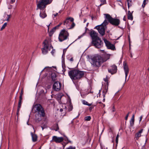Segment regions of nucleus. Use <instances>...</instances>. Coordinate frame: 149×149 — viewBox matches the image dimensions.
<instances>
[{
  "instance_id": "nucleus-1",
  "label": "nucleus",
  "mask_w": 149,
  "mask_h": 149,
  "mask_svg": "<svg viewBox=\"0 0 149 149\" xmlns=\"http://www.w3.org/2000/svg\"><path fill=\"white\" fill-rule=\"evenodd\" d=\"M85 72L76 69L74 68L68 72V75L71 79L73 80H79L84 76Z\"/></svg>"
},
{
  "instance_id": "nucleus-2",
  "label": "nucleus",
  "mask_w": 149,
  "mask_h": 149,
  "mask_svg": "<svg viewBox=\"0 0 149 149\" xmlns=\"http://www.w3.org/2000/svg\"><path fill=\"white\" fill-rule=\"evenodd\" d=\"M91 58L92 60L91 65L95 68L99 67L101 64L104 62V61H103V58L98 54L91 56Z\"/></svg>"
},
{
  "instance_id": "nucleus-3",
  "label": "nucleus",
  "mask_w": 149,
  "mask_h": 149,
  "mask_svg": "<svg viewBox=\"0 0 149 149\" xmlns=\"http://www.w3.org/2000/svg\"><path fill=\"white\" fill-rule=\"evenodd\" d=\"M53 0H36L37 7L42 9L45 8L47 5L50 4Z\"/></svg>"
},
{
  "instance_id": "nucleus-4",
  "label": "nucleus",
  "mask_w": 149,
  "mask_h": 149,
  "mask_svg": "<svg viewBox=\"0 0 149 149\" xmlns=\"http://www.w3.org/2000/svg\"><path fill=\"white\" fill-rule=\"evenodd\" d=\"M105 15V18L108 21L109 23L112 25L115 26H118L120 23L119 19L117 18H112L110 15L108 14H104Z\"/></svg>"
},
{
  "instance_id": "nucleus-5",
  "label": "nucleus",
  "mask_w": 149,
  "mask_h": 149,
  "mask_svg": "<svg viewBox=\"0 0 149 149\" xmlns=\"http://www.w3.org/2000/svg\"><path fill=\"white\" fill-rule=\"evenodd\" d=\"M91 46L95 47L99 49L102 47L103 42L99 37L92 40L91 43Z\"/></svg>"
},
{
  "instance_id": "nucleus-6",
  "label": "nucleus",
  "mask_w": 149,
  "mask_h": 149,
  "mask_svg": "<svg viewBox=\"0 0 149 149\" xmlns=\"http://www.w3.org/2000/svg\"><path fill=\"white\" fill-rule=\"evenodd\" d=\"M69 33L65 29L62 30L60 32L58 36V39L60 42H62L63 41L68 38Z\"/></svg>"
},
{
  "instance_id": "nucleus-7",
  "label": "nucleus",
  "mask_w": 149,
  "mask_h": 149,
  "mask_svg": "<svg viewBox=\"0 0 149 149\" xmlns=\"http://www.w3.org/2000/svg\"><path fill=\"white\" fill-rule=\"evenodd\" d=\"M54 81H52V83ZM52 88L54 91H59L61 88L62 84L61 82H58V81H54Z\"/></svg>"
},
{
  "instance_id": "nucleus-8",
  "label": "nucleus",
  "mask_w": 149,
  "mask_h": 149,
  "mask_svg": "<svg viewBox=\"0 0 149 149\" xmlns=\"http://www.w3.org/2000/svg\"><path fill=\"white\" fill-rule=\"evenodd\" d=\"M42 43L44 45L43 48L42 49V53L43 54H47L48 52L49 48V45L47 40L46 39Z\"/></svg>"
},
{
  "instance_id": "nucleus-9",
  "label": "nucleus",
  "mask_w": 149,
  "mask_h": 149,
  "mask_svg": "<svg viewBox=\"0 0 149 149\" xmlns=\"http://www.w3.org/2000/svg\"><path fill=\"white\" fill-rule=\"evenodd\" d=\"M104 40L105 44L106 46L108 49H110L112 50H116L115 47L114 45L111 44L110 42L105 38L104 39Z\"/></svg>"
},
{
  "instance_id": "nucleus-10",
  "label": "nucleus",
  "mask_w": 149,
  "mask_h": 149,
  "mask_svg": "<svg viewBox=\"0 0 149 149\" xmlns=\"http://www.w3.org/2000/svg\"><path fill=\"white\" fill-rule=\"evenodd\" d=\"M110 68L108 69V71L109 73L111 74L116 73L117 71V67L115 65H113L110 66Z\"/></svg>"
},
{
  "instance_id": "nucleus-11",
  "label": "nucleus",
  "mask_w": 149,
  "mask_h": 149,
  "mask_svg": "<svg viewBox=\"0 0 149 149\" xmlns=\"http://www.w3.org/2000/svg\"><path fill=\"white\" fill-rule=\"evenodd\" d=\"M123 68L125 71V81H126L127 77L129 72V69L127 63L125 61H124L123 63Z\"/></svg>"
},
{
  "instance_id": "nucleus-12",
  "label": "nucleus",
  "mask_w": 149,
  "mask_h": 149,
  "mask_svg": "<svg viewBox=\"0 0 149 149\" xmlns=\"http://www.w3.org/2000/svg\"><path fill=\"white\" fill-rule=\"evenodd\" d=\"M104 80L106 82L107 84V88H106V87H105V89L102 91V93H103V97L104 98L105 97V95L107 92L108 87L109 85L108 78L107 76H106V77L105 79H104Z\"/></svg>"
},
{
  "instance_id": "nucleus-13",
  "label": "nucleus",
  "mask_w": 149,
  "mask_h": 149,
  "mask_svg": "<svg viewBox=\"0 0 149 149\" xmlns=\"http://www.w3.org/2000/svg\"><path fill=\"white\" fill-rule=\"evenodd\" d=\"M53 140L56 143H60L62 142L64 140V139L63 137H58L56 136H54L53 137Z\"/></svg>"
},
{
  "instance_id": "nucleus-14",
  "label": "nucleus",
  "mask_w": 149,
  "mask_h": 149,
  "mask_svg": "<svg viewBox=\"0 0 149 149\" xmlns=\"http://www.w3.org/2000/svg\"><path fill=\"white\" fill-rule=\"evenodd\" d=\"M90 36L91 37L92 40L94 39L98 36H97L98 33L95 31L91 30L89 32Z\"/></svg>"
},
{
  "instance_id": "nucleus-15",
  "label": "nucleus",
  "mask_w": 149,
  "mask_h": 149,
  "mask_svg": "<svg viewBox=\"0 0 149 149\" xmlns=\"http://www.w3.org/2000/svg\"><path fill=\"white\" fill-rule=\"evenodd\" d=\"M107 28V27H104V26H102V27H99L98 28L97 30L98 31V32L100 34V35L102 36H104L105 34V30L106 28Z\"/></svg>"
},
{
  "instance_id": "nucleus-16",
  "label": "nucleus",
  "mask_w": 149,
  "mask_h": 149,
  "mask_svg": "<svg viewBox=\"0 0 149 149\" xmlns=\"http://www.w3.org/2000/svg\"><path fill=\"white\" fill-rule=\"evenodd\" d=\"M42 116H41L40 115L36 113L35 115V120L36 122L38 123L42 120Z\"/></svg>"
},
{
  "instance_id": "nucleus-17",
  "label": "nucleus",
  "mask_w": 149,
  "mask_h": 149,
  "mask_svg": "<svg viewBox=\"0 0 149 149\" xmlns=\"http://www.w3.org/2000/svg\"><path fill=\"white\" fill-rule=\"evenodd\" d=\"M36 112H37L36 113L39 114L40 112L41 111L42 109H43L44 108L42 107L41 104H38L36 105Z\"/></svg>"
},
{
  "instance_id": "nucleus-18",
  "label": "nucleus",
  "mask_w": 149,
  "mask_h": 149,
  "mask_svg": "<svg viewBox=\"0 0 149 149\" xmlns=\"http://www.w3.org/2000/svg\"><path fill=\"white\" fill-rule=\"evenodd\" d=\"M51 78L52 79V80L51 81H55L56 80V78L57 77V75L56 74V73L55 72H52L51 74Z\"/></svg>"
},
{
  "instance_id": "nucleus-19",
  "label": "nucleus",
  "mask_w": 149,
  "mask_h": 149,
  "mask_svg": "<svg viewBox=\"0 0 149 149\" xmlns=\"http://www.w3.org/2000/svg\"><path fill=\"white\" fill-rule=\"evenodd\" d=\"M69 20H70L71 22H73L74 19V18L72 17H67L66 19L63 22V25H65V24H67L69 23V21H68Z\"/></svg>"
},
{
  "instance_id": "nucleus-20",
  "label": "nucleus",
  "mask_w": 149,
  "mask_h": 149,
  "mask_svg": "<svg viewBox=\"0 0 149 149\" xmlns=\"http://www.w3.org/2000/svg\"><path fill=\"white\" fill-rule=\"evenodd\" d=\"M31 134L32 136V141L34 142L37 141L38 138L37 135L33 134V133L32 132H31Z\"/></svg>"
},
{
  "instance_id": "nucleus-21",
  "label": "nucleus",
  "mask_w": 149,
  "mask_h": 149,
  "mask_svg": "<svg viewBox=\"0 0 149 149\" xmlns=\"http://www.w3.org/2000/svg\"><path fill=\"white\" fill-rule=\"evenodd\" d=\"M135 115L134 114L130 120V125L131 127H132L134 124Z\"/></svg>"
},
{
  "instance_id": "nucleus-22",
  "label": "nucleus",
  "mask_w": 149,
  "mask_h": 149,
  "mask_svg": "<svg viewBox=\"0 0 149 149\" xmlns=\"http://www.w3.org/2000/svg\"><path fill=\"white\" fill-rule=\"evenodd\" d=\"M107 20L105 19L101 24L98 25L99 26V27H101L102 26H104V27H107L106 26L109 24V22H108Z\"/></svg>"
},
{
  "instance_id": "nucleus-23",
  "label": "nucleus",
  "mask_w": 149,
  "mask_h": 149,
  "mask_svg": "<svg viewBox=\"0 0 149 149\" xmlns=\"http://www.w3.org/2000/svg\"><path fill=\"white\" fill-rule=\"evenodd\" d=\"M143 131V129H141L135 135V137L137 140H138L139 138L141 136V134Z\"/></svg>"
},
{
  "instance_id": "nucleus-24",
  "label": "nucleus",
  "mask_w": 149,
  "mask_h": 149,
  "mask_svg": "<svg viewBox=\"0 0 149 149\" xmlns=\"http://www.w3.org/2000/svg\"><path fill=\"white\" fill-rule=\"evenodd\" d=\"M133 12V11H132V13H131L130 10L128 11L127 18L128 19L131 20H133V17L132 15Z\"/></svg>"
},
{
  "instance_id": "nucleus-25",
  "label": "nucleus",
  "mask_w": 149,
  "mask_h": 149,
  "mask_svg": "<svg viewBox=\"0 0 149 149\" xmlns=\"http://www.w3.org/2000/svg\"><path fill=\"white\" fill-rule=\"evenodd\" d=\"M56 27L53 28L49 32V36L51 37L52 36L54 32L55 31L56 29Z\"/></svg>"
},
{
  "instance_id": "nucleus-26",
  "label": "nucleus",
  "mask_w": 149,
  "mask_h": 149,
  "mask_svg": "<svg viewBox=\"0 0 149 149\" xmlns=\"http://www.w3.org/2000/svg\"><path fill=\"white\" fill-rule=\"evenodd\" d=\"M40 16L43 19L46 17L47 16V15L45 12V11H44L43 13H40Z\"/></svg>"
},
{
  "instance_id": "nucleus-27",
  "label": "nucleus",
  "mask_w": 149,
  "mask_h": 149,
  "mask_svg": "<svg viewBox=\"0 0 149 149\" xmlns=\"http://www.w3.org/2000/svg\"><path fill=\"white\" fill-rule=\"evenodd\" d=\"M110 54H106L105 55L104 58L103 59V61H104V62L108 60L110 58Z\"/></svg>"
},
{
  "instance_id": "nucleus-28",
  "label": "nucleus",
  "mask_w": 149,
  "mask_h": 149,
  "mask_svg": "<svg viewBox=\"0 0 149 149\" xmlns=\"http://www.w3.org/2000/svg\"><path fill=\"white\" fill-rule=\"evenodd\" d=\"M39 114L41 116H42V118L45 116V113L44 108L42 109L41 111L40 112Z\"/></svg>"
},
{
  "instance_id": "nucleus-29",
  "label": "nucleus",
  "mask_w": 149,
  "mask_h": 149,
  "mask_svg": "<svg viewBox=\"0 0 149 149\" xmlns=\"http://www.w3.org/2000/svg\"><path fill=\"white\" fill-rule=\"evenodd\" d=\"M53 127L54 128L53 130L56 131H57L59 129L58 124V123H56V124H54L53 126Z\"/></svg>"
},
{
  "instance_id": "nucleus-30",
  "label": "nucleus",
  "mask_w": 149,
  "mask_h": 149,
  "mask_svg": "<svg viewBox=\"0 0 149 149\" xmlns=\"http://www.w3.org/2000/svg\"><path fill=\"white\" fill-rule=\"evenodd\" d=\"M63 95V94L62 93H59L57 94V99L58 100H60L62 96Z\"/></svg>"
},
{
  "instance_id": "nucleus-31",
  "label": "nucleus",
  "mask_w": 149,
  "mask_h": 149,
  "mask_svg": "<svg viewBox=\"0 0 149 149\" xmlns=\"http://www.w3.org/2000/svg\"><path fill=\"white\" fill-rule=\"evenodd\" d=\"M82 102L83 104L84 105H86L89 106H90L92 105V103L89 104L87 101H86L85 100H83Z\"/></svg>"
},
{
  "instance_id": "nucleus-32",
  "label": "nucleus",
  "mask_w": 149,
  "mask_h": 149,
  "mask_svg": "<svg viewBox=\"0 0 149 149\" xmlns=\"http://www.w3.org/2000/svg\"><path fill=\"white\" fill-rule=\"evenodd\" d=\"M91 119V117L90 116H88L85 117L84 120L86 121H90Z\"/></svg>"
},
{
  "instance_id": "nucleus-33",
  "label": "nucleus",
  "mask_w": 149,
  "mask_h": 149,
  "mask_svg": "<svg viewBox=\"0 0 149 149\" xmlns=\"http://www.w3.org/2000/svg\"><path fill=\"white\" fill-rule=\"evenodd\" d=\"M7 25V23L6 22L4 23L3 25L2 26L1 28V31L3 30V29H4L6 27V26Z\"/></svg>"
},
{
  "instance_id": "nucleus-34",
  "label": "nucleus",
  "mask_w": 149,
  "mask_h": 149,
  "mask_svg": "<svg viewBox=\"0 0 149 149\" xmlns=\"http://www.w3.org/2000/svg\"><path fill=\"white\" fill-rule=\"evenodd\" d=\"M96 105L92 104L91 106L89 108V111L91 112V111L94 108V107L96 106Z\"/></svg>"
},
{
  "instance_id": "nucleus-35",
  "label": "nucleus",
  "mask_w": 149,
  "mask_h": 149,
  "mask_svg": "<svg viewBox=\"0 0 149 149\" xmlns=\"http://www.w3.org/2000/svg\"><path fill=\"white\" fill-rule=\"evenodd\" d=\"M119 136V135L118 133V134L117 135V136L116 138V145H117L118 143Z\"/></svg>"
},
{
  "instance_id": "nucleus-36",
  "label": "nucleus",
  "mask_w": 149,
  "mask_h": 149,
  "mask_svg": "<svg viewBox=\"0 0 149 149\" xmlns=\"http://www.w3.org/2000/svg\"><path fill=\"white\" fill-rule=\"evenodd\" d=\"M62 67L63 68H65V63L64 60L63 59L62 61Z\"/></svg>"
},
{
  "instance_id": "nucleus-37",
  "label": "nucleus",
  "mask_w": 149,
  "mask_h": 149,
  "mask_svg": "<svg viewBox=\"0 0 149 149\" xmlns=\"http://www.w3.org/2000/svg\"><path fill=\"white\" fill-rule=\"evenodd\" d=\"M22 102H18V107H17V109H18V110H19V109L20 110V109L21 107Z\"/></svg>"
},
{
  "instance_id": "nucleus-38",
  "label": "nucleus",
  "mask_w": 149,
  "mask_h": 149,
  "mask_svg": "<svg viewBox=\"0 0 149 149\" xmlns=\"http://www.w3.org/2000/svg\"><path fill=\"white\" fill-rule=\"evenodd\" d=\"M127 6H128V8H129V7L130 6H131L132 5H131V4H130V3H129V1L130 2H132V0H127Z\"/></svg>"
},
{
  "instance_id": "nucleus-39",
  "label": "nucleus",
  "mask_w": 149,
  "mask_h": 149,
  "mask_svg": "<svg viewBox=\"0 0 149 149\" xmlns=\"http://www.w3.org/2000/svg\"><path fill=\"white\" fill-rule=\"evenodd\" d=\"M73 109V107L72 105L70 104L69 106V107L68 108V111H71Z\"/></svg>"
},
{
  "instance_id": "nucleus-40",
  "label": "nucleus",
  "mask_w": 149,
  "mask_h": 149,
  "mask_svg": "<svg viewBox=\"0 0 149 149\" xmlns=\"http://www.w3.org/2000/svg\"><path fill=\"white\" fill-rule=\"evenodd\" d=\"M72 22V24L71 25V26L70 28H69V29H72L74 27V26H75V24L74 23V21Z\"/></svg>"
},
{
  "instance_id": "nucleus-41",
  "label": "nucleus",
  "mask_w": 149,
  "mask_h": 149,
  "mask_svg": "<svg viewBox=\"0 0 149 149\" xmlns=\"http://www.w3.org/2000/svg\"><path fill=\"white\" fill-rule=\"evenodd\" d=\"M52 82L51 81V82L50 83V85H48L47 86H46V88L47 89H49L50 88H51V86H52Z\"/></svg>"
},
{
  "instance_id": "nucleus-42",
  "label": "nucleus",
  "mask_w": 149,
  "mask_h": 149,
  "mask_svg": "<svg viewBox=\"0 0 149 149\" xmlns=\"http://www.w3.org/2000/svg\"><path fill=\"white\" fill-rule=\"evenodd\" d=\"M146 1H145V0H144L143 1V3L142 5V6L143 8H144L145 7L146 4Z\"/></svg>"
},
{
  "instance_id": "nucleus-43",
  "label": "nucleus",
  "mask_w": 149,
  "mask_h": 149,
  "mask_svg": "<svg viewBox=\"0 0 149 149\" xmlns=\"http://www.w3.org/2000/svg\"><path fill=\"white\" fill-rule=\"evenodd\" d=\"M65 149H76L75 147H72V146H70L69 147L66 148Z\"/></svg>"
},
{
  "instance_id": "nucleus-44",
  "label": "nucleus",
  "mask_w": 149,
  "mask_h": 149,
  "mask_svg": "<svg viewBox=\"0 0 149 149\" xmlns=\"http://www.w3.org/2000/svg\"><path fill=\"white\" fill-rule=\"evenodd\" d=\"M63 24L62 22H60L59 24L57 25V26H55L54 27L55 28V29H58V27L61 26V25Z\"/></svg>"
},
{
  "instance_id": "nucleus-45",
  "label": "nucleus",
  "mask_w": 149,
  "mask_h": 149,
  "mask_svg": "<svg viewBox=\"0 0 149 149\" xmlns=\"http://www.w3.org/2000/svg\"><path fill=\"white\" fill-rule=\"evenodd\" d=\"M72 44V43L70 44L66 48L64 49L63 51V53H64L65 54L67 49L68 48L69 46H70Z\"/></svg>"
},
{
  "instance_id": "nucleus-46",
  "label": "nucleus",
  "mask_w": 149,
  "mask_h": 149,
  "mask_svg": "<svg viewBox=\"0 0 149 149\" xmlns=\"http://www.w3.org/2000/svg\"><path fill=\"white\" fill-rule=\"evenodd\" d=\"M130 113V112H129L126 115L125 118V120H127L129 116V114Z\"/></svg>"
},
{
  "instance_id": "nucleus-47",
  "label": "nucleus",
  "mask_w": 149,
  "mask_h": 149,
  "mask_svg": "<svg viewBox=\"0 0 149 149\" xmlns=\"http://www.w3.org/2000/svg\"><path fill=\"white\" fill-rule=\"evenodd\" d=\"M101 2H102V3H101L100 5V6H101L102 5L106 4V0H104V1H100Z\"/></svg>"
},
{
  "instance_id": "nucleus-48",
  "label": "nucleus",
  "mask_w": 149,
  "mask_h": 149,
  "mask_svg": "<svg viewBox=\"0 0 149 149\" xmlns=\"http://www.w3.org/2000/svg\"><path fill=\"white\" fill-rule=\"evenodd\" d=\"M64 137L65 138L64 139V141H67V140H68L69 139L68 137L65 135H64Z\"/></svg>"
},
{
  "instance_id": "nucleus-49",
  "label": "nucleus",
  "mask_w": 149,
  "mask_h": 149,
  "mask_svg": "<svg viewBox=\"0 0 149 149\" xmlns=\"http://www.w3.org/2000/svg\"><path fill=\"white\" fill-rule=\"evenodd\" d=\"M22 96H19V102H22Z\"/></svg>"
},
{
  "instance_id": "nucleus-50",
  "label": "nucleus",
  "mask_w": 149,
  "mask_h": 149,
  "mask_svg": "<svg viewBox=\"0 0 149 149\" xmlns=\"http://www.w3.org/2000/svg\"><path fill=\"white\" fill-rule=\"evenodd\" d=\"M23 93H24V91H23V89H22L20 93V96H22V95L23 94Z\"/></svg>"
},
{
  "instance_id": "nucleus-51",
  "label": "nucleus",
  "mask_w": 149,
  "mask_h": 149,
  "mask_svg": "<svg viewBox=\"0 0 149 149\" xmlns=\"http://www.w3.org/2000/svg\"><path fill=\"white\" fill-rule=\"evenodd\" d=\"M7 16L8 17L6 19V21H8L9 20V19L11 17V15H7Z\"/></svg>"
},
{
  "instance_id": "nucleus-52",
  "label": "nucleus",
  "mask_w": 149,
  "mask_h": 149,
  "mask_svg": "<svg viewBox=\"0 0 149 149\" xmlns=\"http://www.w3.org/2000/svg\"><path fill=\"white\" fill-rule=\"evenodd\" d=\"M55 49H53V50H52V52H51V53L52 55H53L54 52H55Z\"/></svg>"
},
{
  "instance_id": "nucleus-53",
  "label": "nucleus",
  "mask_w": 149,
  "mask_h": 149,
  "mask_svg": "<svg viewBox=\"0 0 149 149\" xmlns=\"http://www.w3.org/2000/svg\"><path fill=\"white\" fill-rule=\"evenodd\" d=\"M87 30H89L87 28H86V29H85V32H84V33L83 34V35H84L85 33H86V31H87Z\"/></svg>"
},
{
  "instance_id": "nucleus-54",
  "label": "nucleus",
  "mask_w": 149,
  "mask_h": 149,
  "mask_svg": "<svg viewBox=\"0 0 149 149\" xmlns=\"http://www.w3.org/2000/svg\"><path fill=\"white\" fill-rule=\"evenodd\" d=\"M68 142H67V143L68 144V143H72V142L71 141H70V140H69V139L68 140H67V141Z\"/></svg>"
},
{
  "instance_id": "nucleus-55",
  "label": "nucleus",
  "mask_w": 149,
  "mask_h": 149,
  "mask_svg": "<svg viewBox=\"0 0 149 149\" xmlns=\"http://www.w3.org/2000/svg\"><path fill=\"white\" fill-rule=\"evenodd\" d=\"M19 110H20L19 109V110H18V109H17V116H18Z\"/></svg>"
},
{
  "instance_id": "nucleus-56",
  "label": "nucleus",
  "mask_w": 149,
  "mask_h": 149,
  "mask_svg": "<svg viewBox=\"0 0 149 149\" xmlns=\"http://www.w3.org/2000/svg\"><path fill=\"white\" fill-rule=\"evenodd\" d=\"M143 116H140V120H139V122H140L141 121V120Z\"/></svg>"
},
{
  "instance_id": "nucleus-57",
  "label": "nucleus",
  "mask_w": 149,
  "mask_h": 149,
  "mask_svg": "<svg viewBox=\"0 0 149 149\" xmlns=\"http://www.w3.org/2000/svg\"><path fill=\"white\" fill-rule=\"evenodd\" d=\"M65 71H66V69H65V68H63L62 71L63 72H65Z\"/></svg>"
},
{
  "instance_id": "nucleus-58",
  "label": "nucleus",
  "mask_w": 149,
  "mask_h": 149,
  "mask_svg": "<svg viewBox=\"0 0 149 149\" xmlns=\"http://www.w3.org/2000/svg\"><path fill=\"white\" fill-rule=\"evenodd\" d=\"M70 61H73V57H72L70 59Z\"/></svg>"
},
{
  "instance_id": "nucleus-59",
  "label": "nucleus",
  "mask_w": 149,
  "mask_h": 149,
  "mask_svg": "<svg viewBox=\"0 0 149 149\" xmlns=\"http://www.w3.org/2000/svg\"><path fill=\"white\" fill-rule=\"evenodd\" d=\"M98 27H99V26H98V25L97 26L95 27L94 29H97H97H98L97 28Z\"/></svg>"
},
{
  "instance_id": "nucleus-60",
  "label": "nucleus",
  "mask_w": 149,
  "mask_h": 149,
  "mask_svg": "<svg viewBox=\"0 0 149 149\" xmlns=\"http://www.w3.org/2000/svg\"><path fill=\"white\" fill-rule=\"evenodd\" d=\"M145 145H144L141 148V149H146V148L145 147Z\"/></svg>"
},
{
  "instance_id": "nucleus-61",
  "label": "nucleus",
  "mask_w": 149,
  "mask_h": 149,
  "mask_svg": "<svg viewBox=\"0 0 149 149\" xmlns=\"http://www.w3.org/2000/svg\"><path fill=\"white\" fill-rule=\"evenodd\" d=\"M58 15V13H56V14H54V17H56Z\"/></svg>"
},
{
  "instance_id": "nucleus-62",
  "label": "nucleus",
  "mask_w": 149,
  "mask_h": 149,
  "mask_svg": "<svg viewBox=\"0 0 149 149\" xmlns=\"http://www.w3.org/2000/svg\"><path fill=\"white\" fill-rule=\"evenodd\" d=\"M15 1V0H11V3H13Z\"/></svg>"
},
{
  "instance_id": "nucleus-63",
  "label": "nucleus",
  "mask_w": 149,
  "mask_h": 149,
  "mask_svg": "<svg viewBox=\"0 0 149 149\" xmlns=\"http://www.w3.org/2000/svg\"><path fill=\"white\" fill-rule=\"evenodd\" d=\"M98 103H99V104H102V102H101V101H100V102H97V103H96V105H97V104Z\"/></svg>"
},
{
  "instance_id": "nucleus-64",
  "label": "nucleus",
  "mask_w": 149,
  "mask_h": 149,
  "mask_svg": "<svg viewBox=\"0 0 149 149\" xmlns=\"http://www.w3.org/2000/svg\"><path fill=\"white\" fill-rule=\"evenodd\" d=\"M41 92L42 93H45L44 91L43 90H42L41 91Z\"/></svg>"
}]
</instances>
